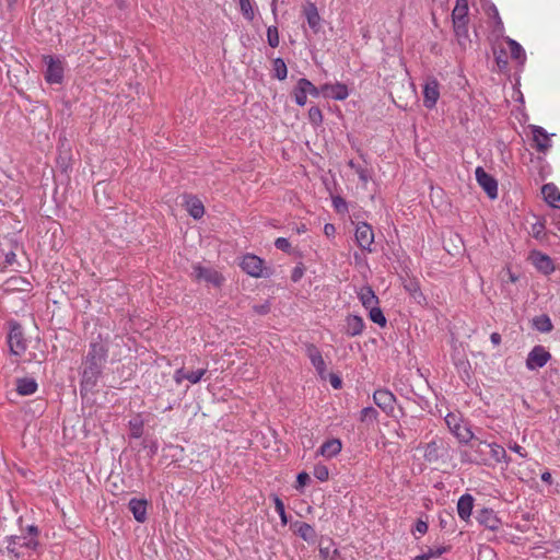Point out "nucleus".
Returning a JSON list of instances; mask_svg holds the SVG:
<instances>
[{
	"label": "nucleus",
	"instance_id": "55",
	"mask_svg": "<svg viewBox=\"0 0 560 560\" xmlns=\"http://www.w3.org/2000/svg\"><path fill=\"white\" fill-rule=\"evenodd\" d=\"M509 448L515 453H517L521 457H526V452L524 451V448L518 445L517 443H514L512 445L509 446Z\"/></svg>",
	"mask_w": 560,
	"mask_h": 560
},
{
	"label": "nucleus",
	"instance_id": "18",
	"mask_svg": "<svg viewBox=\"0 0 560 560\" xmlns=\"http://www.w3.org/2000/svg\"><path fill=\"white\" fill-rule=\"evenodd\" d=\"M477 521L479 524L491 530H497L500 526V520L495 516L492 510H481L477 515Z\"/></svg>",
	"mask_w": 560,
	"mask_h": 560
},
{
	"label": "nucleus",
	"instance_id": "59",
	"mask_svg": "<svg viewBox=\"0 0 560 560\" xmlns=\"http://www.w3.org/2000/svg\"><path fill=\"white\" fill-rule=\"evenodd\" d=\"M324 233L327 235V236H332L335 233H336V228L334 224H330V223H327L325 224L324 226Z\"/></svg>",
	"mask_w": 560,
	"mask_h": 560
},
{
	"label": "nucleus",
	"instance_id": "40",
	"mask_svg": "<svg viewBox=\"0 0 560 560\" xmlns=\"http://www.w3.org/2000/svg\"><path fill=\"white\" fill-rule=\"evenodd\" d=\"M267 39H268V44L271 46V47H278L279 45V32H278V28L276 26H269L268 30H267Z\"/></svg>",
	"mask_w": 560,
	"mask_h": 560
},
{
	"label": "nucleus",
	"instance_id": "25",
	"mask_svg": "<svg viewBox=\"0 0 560 560\" xmlns=\"http://www.w3.org/2000/svg\"><path fill=\"white\" fill-rule=\"evenodd\" d=\"M534 264H535L536 268L539 271L544 272L545 275H549L555 270L553 262H552L551 258L547 255H542L539 253L536 254L534 256Z\"/></svg>",
	"mask_w": 560,
	"mask_h": 560
},
{
	"label": "nucleus",
	"instance_id": "54",
	"mask_svg": "<svg viewBox=\"0 0 560 560\" xmlns=\"http://www.w3.org/2000/svg\"><path fill=\"white\" fill-rule=\"evenodd\" d=\"M542 231H544V225L541 223H536L532 226L533 236L536 238L540 237V234L542 233Z\"/></svg>",
	"mask_w": 560,
	"mask_h": 560
},
{
	"label": "nucleus",
	"instance_id": "28",
	"mask_svg": "<svg viewBox=\"0 0 560 560\" xmlns=\"http://www.w3.org/2000/svg\"><path fill=\"white\" fill-rule=\"evenodd\" d=\"M453 433L462 443H470L476 436L471 432L470 428L460 423H454Z\"/></svg>",
	"mask_w": 560,
	"mask_h": 560
},
{
	"label": "nucleus",
	"instance_id": "52",
	"mask_svg": "<svg viewBox=\"0 0 560 560\" xmlns=\"http://www.w3.org/2000/svg\"><path fill=\"white\" fill-rule=\"evenodd\" d=\"M16 262V255L14 252L10 250L5 254V258H4V266L5 267H11L13 266L14 264Z\"/></svg>",
	"mask_w": 560,
	"mask_h": 560
},
{
	"label": "nucleus",
	"instance_id": "45",
	"mask_svg": "<svg viewBox=\"0 0 560 560\" xmlns=\"http://www.w3.org/2000/svg\"><path fill=\"white\" fill-rule=\"evenodd\" d=\"M495 62L500 70H505L508 68V58L504 50H500L499 52L494 49Z\"/></svg>",
	"mask_w": 560,
	"mask_h": 560
},
{
	"label": "nucleus",
	"instance_id": "9",
	"mask_svg": "<svg viewBox=\"0 0 560 560\" xmlns=\"http://www.w3.org/2000/svg\"><path fill=\"white\" fill-rule=\"evenodd\" d=\"M355 241L359 247L372 252L371 245L374 242V232L368 223H359L355 229Z\"/></svg>",
	"mask_w": 560,
	"mask_h": 560
},
{
	"label": "nucleus",
	"instance_id": "57",
	"mask_svg": "<svg viewBox=\"0 0 560 560\" xmlns=\"http://www.w3.org/2000/svg\"><path fill=\"white\" fill-rule=\"evenodd\" d=\"M329 381L334 388L338 389L341 387V380L336 374H330Z\"/></svg>",
	"mask_w": 560,
	"mask_h": 560
},
{
	"label": "nucleus",
	"instance_id": "60",
	"mask_svg": "<svg viewBox=\"0 0 560 560\" xmlns=\"http://www.w3.org/2000/svg\"><path fill=\"white\" fill-rule=\"evenodd\" d=\"M445 422H446V424L448 425V428L451 429L452 432H453L454 423H458L457 420H456V417L453 416V415H447L446 418H445Z\"/></svg>",
	"mask_w": 560,
	"mask_h": 560
},
{
	"label": "nucleus",
	"instance_id": "58",
	"mask_svg": "<svg viewBox=\"0 0 560 560\" xmlns=\"http://www.w3.org/2000/svg\"><path fill=\"white\" fill-rule=\"evenodd\" d=\"M303 276V270L299 267L294 268L292 275H291V279L292 281L294 282H298Z\"/></svg>",
	"mask_w": 560,
	"mask_h": 560
},
{
	"label": "nucleus",
	"instance_id": "34",
	"mask_svg": "<svg viewBox=\"0 0 560 560\" xmlns=\"http://www.w3.org/2000/svg\"><path fill=\"white\" fill-rule=\"evenodd\" d=\"M506 44L509 45L511 57L521 63L524 62L525 51L523 47L512 38H506Z\"/></svg>",
	"mask_w": 560,
	"mask_h": 560
},
{
	"label": "nucleus",
	"instance_id": "8",
	"mask_svg": "<svg viewBox=\"0 0 560 560\" xmlns=\"http://www.w3.org/2000/svg\"><path fill=\"white\" fill-rule=\"evenodd\" d=\"M475 174L478 184L487 192L488 197L495 199L498 197V183L494 177L489 175L481 166L476 168Z\"/></svg>",
	"mask_w": 560,
	"mask_h": 560
},
{
	"label": "nucleus",
	"instance_id": "41",
	"mask_svg": "<svg viewBox=\"0 0 560 560\" xmlns=\"http://www.w3.org/2000/svg\"><path fill=\"white\" fill-rule=\"evenodd\" d=\"M207 373V368L199 369L196 371H186V380L189 381L191 384L198 383L202 376Z\"/></svg>",
	"mask_w": 560,
	"mask_h": 560
},
{
	"label": "nucleus",
	"instance_id": "51",
	"mask_svg": "<svg viewBox=\"0 0 560 560\" xmlns=\"http://www.w3.org/2000/svg\"><path fill=\"white\" fill-rule=\"evenodd\" d=\"M355 172L363 184H366L370 179L369 172L360 166L355 167Z\"/></svg>",
	"mask_w": 560,
	"mask_h": 560
},
{
	"label": "nucleus",
	"instance_id": "50",
	"mask_svg": "<svg viewBox=\"0 0 560 560\" xmlns=\"http://www.w3.org/2000/svg\"><path fill=\"white\" fill-rule=\"evenodd\" d=\"M253 311L256 313V314H259V315H266L269 313L270 311V304L268 302H265L262 304H258V305H253Z\"/></svg>",
	"mask_w": 560,
	"mask_h": 560
},
{
	"label": "nucleus",
	"instance_id": "6",
	"mask_svg": "<svg viewBox=\"0 0 560 560\" xmlns=\"http://www.w3.org/2000/svg\"><path fill=\"white\" fill-rule=\"evenodd\" d=\"M44 62L47 66L45 79L48 83H61L63 79V66L61 60L51 56H44Z\"/></svg>",
	"mask_w": 560,
	"mask_h": 560
},
{
	"label": "nucleus",
	"instance_id": "63",
	"mask_svg": "<svg viewBox=\"0 0 560 560\" xmlns=\"http://www.w3.org/2000/svg\"><path fill=\"white\" fill-rule=\"evenodd\" d=\"M446 550H447L446 547H441V548H438L436 550H429L427 553H432V558H433V557H440Z\"/></svg>",
	"mask_w": 560,
	"mask_h": 560
},
{
	"label": "nucleus",
	"instance_id": "64",
	"mask_svg": "<svg viewBox=\"0 0 560 560\" xmlns=\"http://www.w3.org/2000/svg\"><path fill=\"white\" fill-rule=\"evenodd\" d=\"M432 558V553H423L420 556H417L413 560H429Z\"/></svg>",
	"mask_w": 560,
	"mask_h": 560
},
{
	"label": "nucleus",
	"instance_id": "46",
	"mask_svg": "<svg viewBox=\"0 0 560 560\" xmlns=\"http://www.w3.org/2000/svg\"><path fill=\"white\" fill-rule=\"evenodd\" d=\"M314 476L320 481L327 480L329 476L327 467L323 465L316 466L314 468Z\"/></svg>",
	"mask_w": 560,
	"mask_h": 560
},
{
	"label": "nucleus",
	"instance_id": "24",
	"mask_svg": "<svg viewBox=\"0 0 560 560\" xmlns=\"http://www.w3.org/2000/svg\"><path fill=\"white\" fill-rule=\"evenodd\" d=\"M295 533L305 541L307 542H313L315 541V538H316V532L315 529L313 528V526H311L310 524L307 523H304V522H298L295 523Z\"/></svg>",
	"mask_w": 560,
	"mask_h": 560
},
{
	"label": "nucleus",
	"instance_id": "4",
	"mask_svg": "<svg viewBox=\"0 0 560 560\" xmlns=\"http://www.w3.org/2000/svg\"><path fill=\"white\" fill-rule=\"evenodd\" d=\"M38 542L35 537H21V536H12L9 539V544L7 549L10 553H12L16 559L23 558L25 553L21 550L25 548L27 550H35Z\"/></svg>",
	"mask_w": 560,
	"mask_h": 560
},
{
	"label": "nucleus",
	"instance_id": "47",
	"mask_svg": "<svg viewBox=\"0 0 560 560\" xmlns=\"http://www.w3.org/2000/svg\"><path fill=\"white\" fill-rule=\"evenodd\" d=\"M332 205H334L335 209L338 212H346L347 211V202L340 196H336V197L332 198Z\"/></svg>",
	"mask_w": 560,
	"mask_h": 560
},
{
	"label": "nucleus",
	"instance_id": "23",
	"mask_svg": "<svg viewBox=\"0 0 560 560\" xmlns=\"http://www.w3.org/2000/svg\"><path fill=\"white\" fill-rule=\"evenodd\" d=\"M186 209L194 219H200L205 213L202 202L192 196L186 198Z\"/></svg>",
	"mask_w": 560,
	"mask_h": 560
},
{
	"label": "nucleus",
	"instance_id": "44",
	"mask_svg": "<svg viewBox=\"0 0 560 560\" xmlns=\"http://www.w3.org/2000/svg\"><path fill=\"white\" fill-rule=\"evenodd\" d=\"M302 85L305 88L306 93L314 97H318L322 94L320 88H316L310 80L305 78H302Z\"/></svg>",
	"mask_w": 560,
	"mask_h": 560
},
{
	"label": "nucleus",
	"instance_id": "7",
	"mask_svg": "<svg viewBox=\"0 0 560 560\" xmlns=\"http://www.w3.org/2000/svg\"><path fill=\"white\" fill-rule=\"evenodd\" d=\"M192 277L197 281H205L214 287H220L223 281V277L214 269L206 268L200 265L192 266Z\"/></svg>",
	"mask_w": 560,
	"mask_h": 560
},
{
	"label": "nucleus",
	"instance_id": "5",
	"mask_svg": "<svg viewBox=\"0 0 560 560\" xmlns=\"http://www.w3.org/2000/svg\"><path fill=\"white\" fill-rule=\"evenodd\" d=\"M551 359V354L542 346H535L528 353L526 359V368L535 371L545 366Z\"/></svg>",
	"mask_w": 560,
	"mask_h": 560
},
{
	"label": "nucleus",
	"instance_id": "12",
	"mask_svg": "<svg viewBox=\"0 0 560 560\" xmlns=\"http://www.w3.org/2000/svg\"><path fill=\"white\" fill-rule=\"evenodd\" d=\"M373 400L383 411L390 412L394 410L396 398L394 394L387 389H377L373 394Z\"/></svg>",
	"mask_w": 560,
	"mask_h": 560
},
{
	"label": "nucleus",
	"instance_id": "22",
	"mask_svg": "<svg viewBox=\"0 0 560 560\" xmlns=\"http://www.w3.org/2000/svg\"><path fill=\"white\" fill-rule=\"evenodd\" d=\"M37 390V383L34 378H18L16 380V392L21 396H28Z\"/></svg>",
	"mask_w": 560,
	"mask_h": 560
},
{
	"label": "nucleus",
	"instance_id": "16",
	"mask_svg": "<svg viewBox=\"0 0 560 560\" xmlns=\"http://www.w3.org/2000/svg\"><path fill=\"white\" fill-rule=\"evenodd\" d=\"M306 353H307V357L311 360L312 364L318 372V374L322 377H324V373L326 371V364H325V361H324L323 355H322L320 351L318 350V348L314 345H307Z\"/></svg>",
	"mask_w": 560,
	"mask_h": 560
},
{
	"label": "nucleus",
	"instance_id": "32",
	"mask_svg": "<svg viewBox=\"0 0 560 560\" xmlns=\"http://www.w3.org/2000/svg\"><path fill=\"white\" fill-rule=\"evenodd\" d=\"M468 21H453L454 33L457 37V40L460 45H465L468 39Z\"/></svg>",
	"mask_w": 560,
	"mask_h": 560
},
{
	"label": "nucleus",
	"instance_id": "2",
	"mask_svg": "<svg viewBox=\"0 0 560 560\" xmlns=\"http://www.w3.org/2000/svg\"><path fill=\"white\" fill-rule=\"evenodd\" d=\"M32 341H30V343ZM8 343L11 353L23 358L25 362H42L45 358L43 350H39L38 352L28 350V341L24 338L20 324L14 323L11 326V330L8 336Z\"/></svg>",
	"mask_w": 560,
	"mask_h": 560
},
{
	"label": "nucleus",
	"instance_id": "13",
	"mask_svg": "<svg viewBox=\"0 0 560 560\" xmlns=\"http://www.w3.org/2000/svg\"><path fill=\"white\" fill-rule=\"evenodd\" d=\"M320 92L325 97L337 101H343L348 97V88L343 83L324 84L320 86Z\"/></svg>",
	"mask_w": 560,
	"mask_h": 560
},
{
	"label": "nucleus",
	"instance_id": "20",
	"mask_svg": "<svg viewBox=\"0 0 560 560\" xmlns=\"http://www.w3.org/2000/svg\"><path fill=\"white\" fill-rule=\"evenodd\" d=\"M129 510L133 514V517L140 522L143 523L147 520V501L145 500H139V499H131L129 501Z\"/></svg>",
	"mask_w": 560,
	"mask_h": 560
},
{
	"label": "nucleus",
	"instance_id": "26",
	"mask_svg": "<svg viewBox=\"0 0 560 560\" xmlns=\"http://www.w3.org/2000/svg\"><path fill=\"white\" fill-rule=\"evenodd\" d=\"M359 299L366 310L378 304V298L371 287L362 288L359 292Z\"/></svg>",
	"mask_w": 560,
	"mask_h": 560
},
{
	"label": "nucleus",
	"instance_id": "3",
	"mask_svg": "<svg viewBox=\"0 0 560 560\" xmlns=\"http://www.w3.org/2000/svg\"><path fill=\"white\" fill-rule=\"evenodd\" d=\"M468 444V448L462 451L460 453L462 462L477 465H486L489 460L488 443L476 436Z\"/></svg>",
	"mask_w": 560,
	"mask_h": 560
},
{
	"label": "nucleus",
	"instance_id": "49",
	"mask_svg": "<svg viewBox=\"0 0 560 560\" xmlns=\"http://www.w3.org/2000/svg\"><path fill=\"white\" fill-rule=\"evenodd\" d=\"M310 480H311V478H310L308 474H306L304 471L300 472L296 477V483H298L296 489L305 487Z\"/></svg>",
	"mask_w": 560,
	"mask_h": 560
},
{
	"label": "nucleus",
	"instance_id": "21",
	"mask_svg": "<svg viewBox=\"0 0 560 560\" xmlns=\"http://www.w3.org/2000/svg\"><path fill=\"white\" fill-rule=\"evenodd\" d=\"M541 194L545 201L551 207H557V202H560V191L558 187L552 183L545 184L541 187Z\"/></svg>",
	"mask_w": 560,
	"mask_h": 560
},
{
	"label": "nucleus",
	"instance_id": "35",
	"mask_svg": "<svg viewBox=\"0 0 560 560\" xmlns=\"http://www.w3.org/2000/svg\"><path fill=\"white\" fill-rule=\"evenodd\" d=\"M293 96L298 105L304 106L306 104L307 93L305 88L302 85V79L298 81V84L293 90Z\"/></svg>",
	"mask_w": 560,
	"mask_h": 560
},
{
	"label": "nucleus",
	"instance_id": "10",
	"mask_svg": "<svg viewBox=\"0 0 560 560\" xmlns=\"http://www.w3.org/2000/svg\"><path fill=\"white\" fill-rule=\"evenodd\" d=\"M242 269L252 277H264V260L255 255H245L241 262Z\"/></svg>",
	"mask_w": 560,
	"mask_h": 560
},
{
	"label": "nucleus",
	"instance_id": "38",
	"mask_svg": "<svg viewBox=\"0 0 560 560\" xmlns=\"http://www.w3.org/2000/svg\"><path fill=\"white\" fill-rule=\"evenodd\" d=\"M273 502H275L276 512L279 514L282 524L285 525L288 523V518H287L283 501L279 497L275 495Z\"/></svg>",
	"mask_w": 560,
	"mask_h": 560
},
{
	"label": "nucleus",
	"instance_id": "42",
	"mask_svg": "<svg viewBox=\"0 0 560 560\" xmlns=\"http://www.w3.org/2000/svg\"><path fill=\"white\" fill-rule=\"evenodd\" d=\"M240 7L243 15L252 21L254 19V10L250 0H240Z\"/></svg>",
	"mask_w": 560,
	"mask_h": 560
},
{
	"label": "nucleus",
	"instance_id": "14",
	"mask_svg": "<svg viewBox=\"0 0 560 560\" xmlns=\"http://www.w3.org/2000/svg\"><path fill=\"white\" fill-rule=\"evenodd\" d=\"M533 141L538 152L545 153L551 147L549 135L542 127L532 126Z\"/></svg>",
	"mask_w": 560,
	"mask_h": 560
},
{
	"label": "nucleus",
	"instance_id": "1",
	"mask_svg": "<svg viewBox=\"0 0 560 560\" xmlns=\"http://www.w3.org/2000/svg\"><path fill=\"white\" fill-rule=\"evenodd\" d=\"M107 357L106 346L100 341H93L83 362L82 386L91 388L96 384L102 373Z\"/></svg>",
	"mask_w": 560,
	"mask_h": 560
},
{
	"label": "nucleus",
	"instance_id": "48",
	"mask_svg": "<svg viewBox=\"0 0 560 560\" xmlns=\"http://www.w3.org/2000/svg\"><path fill=\"white\" fill-rule=\"evenodd\" d=\"M275 246L283 252H289V249L291 248L290 242L284 237H278L275 242Z\"/></svg>",
	"mask_w": 560,
	"mask_h": 560
},
{
	"label": "nucleus",
	"instance_id": "17",
	"mask_svg": "<svg viewBox=\"0 0 560 560\" xmlns=\"http://www.w3.org/2000/svg\"><path fill=\"white\" fill-rule=\"evenodd\" d=\"M303 13L307 20L308 26L317 33L319 31L320 16L316 5L313 2H307L303 7Z\"/></svg>",
	"mask_w": 560,
	"mask_h": 560
},
{
	"label": "nucleus",
	"instance_id": "30",
	"mask_svg": "<svg viewBox=\"0 0 560 560\" xmlns=\"http://www.w3.org/2000/svg\"><path fill=\"white\" fill-rule=\"evenodd\" d=\"M533 327L540 332H550L553 325L548 315L541 314L533 318Z\"/></svg>",
	"mask_w": 560,
	"mask_h": 560
},
{
	"label": "nucleus",
	"instance_id": "36",
	"mask_svg": "<svg viewBox=\"0 0 560 560\" xmlns=\"http://www.w3.org/2000/svg\"><path fill=\"white\" fill-rule=\"evenodd\" d=\"M275 77L279 80H284L288 74L287 65L283 59L277 58L273 60Z\"/></svg>",
	"mask_w": 560,
	"mask_h": 560
},
{
	"label": "nucleus",
	"instance_id": "61",
	"mask_svg": "<svg viewBox=\"0 0 560 560\" xmlns=\"http://www.w3.org/2000/svg\"><path fill=\"white\" fill-rule=\"evenodd\" d=\"M506 276H508V280L503 279L504 282L509 281V282L514 283L518 280V277L515 273H513L510 269L506 270Z\"/></svg>",
	"mask_w": 560,
	"mask_h": 560
},
{
	"label": "nucleus",
	"instance_id": "31",
	"mask_svg": "<svg viewBox=\"0 0 560 560\" xmlns=\"http://www.w3.org/2000/svg\"><path fill=\"white\" fill-rule=\"evenodd\" d=\"M341 451V443L339 440H330L325 442L320 448L319 454L325 457H332Z\"/></svg>",
	"mask_w": 560,
	"mask_h": 560
},
{
	"label": "nucleus",
	"instance_id": "19",
	"mask_svg": "<svg viewBox=\"0 0 560 560\" xmlns=\"http://www.w3.org/2000/svg\"><path fill=\"white\" fill-rule=\"evenodd\" d=\"M472 508H474L472 495H470L468 493L463 494L457 502V512H458L459 517L463 521H468L471 515Z\"/></svg>",
	"mask_w": 560,
	"mask_h": 560
},
{
	"label": "nucleus",
	"instance_id": "43",
	"mask_svg": "<svg viewBox=\"0 0 560 560\" xmlns=\"http://www.w3.org/2000/svg\"><path fill=\"white\" fill-rule=\"evenodd\" d=\"M377 418V411L373 407H365L361 410L360 420L364 421H374Z\"/></svg>",
	"mask_w": 560,
	"mask_h": 560
},
{
	"label": "nucleus",
	"instance_id": "11",
	"mask_svg": "<svg viewBox=\"0 0 560 560\" xmlns=\"http://www.w3.org/2000/svg\"><path fill=\"white\" fill-rule=\"evenodd\" d=\"M440 97V84L436 79L429 78L423 86V103L427 108H433Z\"/></svg>",
	"mask_w": 560,
	"mask_h": 560
},
{
	"label": "nucleus",
	"instance_id": "53",
	"mask_svg": "<svg viewBox=\"0 0 560 560\" xmlns=\"http://www.w3.org/2000/svg\"><path fill=\"white\" fill-rule=\"evenodd\" d=\"M186 370L184 368H180L175 371L174 373V381L176 384H180L184 380H186Z\"/></svg>",
	"mask_w": 560,
	"mask_h": 560
},
{
	"label": "nucleus",
	"instance_id": "37",
	"mask_svg": "<svg viewBox=\"0 0 560 560\" xmlns=\"http://www.w3.org/2000/svg\"><path fill=\"white\" fill-rule=\"evenodd\" d=\"M370 311V319L378 324L380 326L384 327L386 325V318L382 312V310L375 305L373 307L368 308Z\"/></svg>",
	"mask_w": 560,
	"mask_h": 560
},
{
	"label": "nucleus",
	"instance_id": "62",
	"mask_svg": "<svg viewBox=\"0 0 560 560\" xmlns=\"http://www.w3.org/2000/svg\"><path fill=\"white\" fill-rule=\"evenodd\" d=\"M490 340L494 346H499L501 343V336L498 332H492L490 336Z\"/></svg>",
	"mask_w": 560,
	"mask_h": 560
},
{
	"label": "nucleus",
	"instance_id": "56",
	"mask_svg": "<svg viewBox=\"0 0 560 560\" xmlns=\"http://www.w3.org/2000/svg\"><path fill=\"white\" fill-rule=\"evenodd\" d=\"M416 530L420 534H425L428 532V524L424 521L419 520L416 523Z\"/></svg>",
	"mask_w": 560,
	"mask_h": 560
},
{
	"label": "nucleus",
	"instance_id": "39",
	"mask_svg": "<svg viewBox=\"0 0 560 560\" xmlns=\"http://www.w3.org/2000/svg\"><path fill=\"white\" fill-rule=\"evenodd\" d=\"M308 119L315 126L320 125L323 121V114L320 108L317 106L311 107L308 110Z\"/></svg>",
	"mask_w": 560,
	"mask_h": 560
},
{
	"label": "nucleus",
	"instance_id": "33",
	"mask_svg": "<svg viewBox=\"0 0 560 560\" xmlns=\"http://www.w3.org/2000/svg\"><path fill=\"white\" fill-rule=\"evenodd\" d=\"M488 456L497 463L508 462L505 450L495 443H488Z\"/></svg>",
	"mask_w": 560,
	"mask_h": 560
},
{
	"label": "nucleus",
	"instance_id": "15",
	"mask_svg": "<svg viewBox=\"0 0 560 560\" xmlns=\"http://www.w3.org/2000/svg\"><path fill=\"white\" fill-rule=\"evenodd\" d=\"M444 445L442 441H431L424 446L423 457L429 463H436L443 455Z\"/></svg>",
	"mask_w": 560,
	"mask_h": 560
},
{
	"label": "nucleus",
	"instance_id": "29",
	"mask_svg": "<svg viewBox=\"0 0 560 560\" xmlns=\"http://www.w3.org/2000/svg\"><path fill=\"white\" fill-rule=\"evenodd\" d=\"M453 21H468V2L467 0H456L452 12Z\"/></svg>",
	"mask_w": 560,
	"mask_h": 560
},
{
	"label": "nucleus",
	"instance_id": "27",
	"mask_svg": "<svg viewBox=\"0 0 560 560\" xmlns=\"http://www.w3.org/2000/svg\"><path fill=\"white\" fill-rule=\"evenodd\" d=\"M364 328L363 319L357 315L348 316L347 318V329L346 332L349 336H358L362 332Z\"/></svg>",
	"mask_w": 560,
	"mask_h": 560
}]
</instances>
